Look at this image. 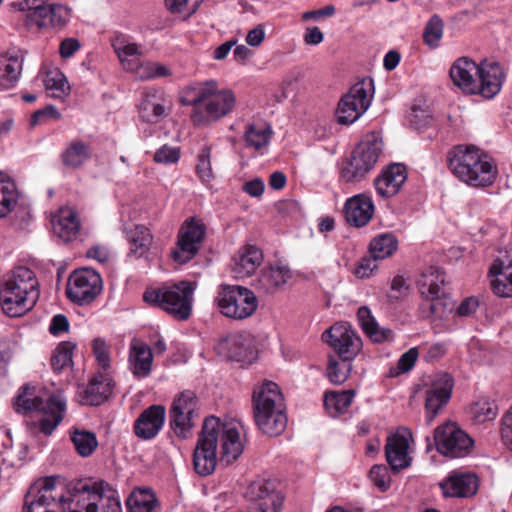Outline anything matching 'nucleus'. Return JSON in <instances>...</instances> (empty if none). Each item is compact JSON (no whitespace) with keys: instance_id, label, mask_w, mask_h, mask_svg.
<instances>
[{"instance_id":"23","label":"nucleus","mask_w":512,"mask_h":512,"mask_svg":"<svg viewBox=\"0 0 512 512\" xmlns=\"http://www.w3.org/2000/svg\"><path fill=\"white\" fill-rule=\"evenodd\" d=\"M384 448L386 460L393 472L397 473L411 465L412 459L408 456L409 444L402 427L387 437Z\"/></svg>"},{"instance_id":"18","label":"nucleus","mask_w":512,"mask_h":512,"mask_svg":"<svg viewBox=\"0 0 512 512\" xmlns=\"http://www.w3.org/2000/svg\"><path fill=\"white\" fill-rule=\"evenodd\" d=\"M504 73L497 62L484 60L480 63V69L475 78V87L471 94H479L486 99H492L501 90Z\"/></svg>"},{"instance_id":"51","label":"nucleus","mask_w":512,"mask_h":512,"mask_svg":"<svg viewBox=\"0 0 512 512\" xmlns=\"http://www.w3.org/2000/svg\"><path fill=\"white\" fill-rule=\"evenodd\" d=\"M129 512H159V503L154 494L139 493L127 502Z\"/></svg>"},{"instance_id":"6","label":"nucleus","mask_w":512,"mask_h":512,"mask_svg":"<svg viewBox=\"0 0 512 512\" xmlns=\"http://www.w3.org/2000/svg\"><path fill=\"white\" fill-rule=\"evenodd\" d=\"M17 413L42 412L39 428L45 435H50L62 422L66 411V400L60 394H52L46 399L37 392L36 387L25 385L14 402Z\"/></svg>"},{"instance_id":"26","label":"nucleus","mask_w":512,"mask_h":512,"mask_svg":"<svg viewBox=\"0 0 512 512\" xmlns=\"http://www.w3.org/2000/svg\"><path fill=\"white\" fill-rule=\"evenodd\" d=\"M113 381L108 373L98 372L83 390L82 402L86 405L98 406L112 394Z\"/></svg>"},{"instance_id":"20","label":"nucleus","mask_w":512,"mask_h":512,"mask_svg":"<svg viewBox=\"0 0 512 512\" xmlns=\"http://www.w3.org/2000/svg\"><path fill=\"white\" fill-rule=\"evenodd\" d=\"M165 419V407L162 405H151L137 417L133 425V432L139 439H154L162 429Z\"/></svg>"},{"instance_id":"39","label":"nucleus","mask_w":512,"mask_h":512,"mask_svg":"<svg viewBox=\"0 0 512 512\" xmlns=\"http://www.w3.org/2000/svg\"><path fill=\"white\" fill-rule=\"evenodd\" d=\"M18 199L16 183L0 173V219L7 217L15 209Z\"/></svg>"},{"instance_id":"61","label":"nucleus","mask_w":512,"mask_h":512,"mask_svg":"<svg viewBox=\"0 0 512 512\" xmlns=\"http://www.w3.org/2000/svg\"><path fill=\"white\" fill-rule=\"evenodd\" d=\"M377 259L373 256L363 257L354 268V275L358 278H368L378 269Z\"/></svg>"},{"instance_id":"7","label":"nucleus","mask_w":512,"mask_h":512,"mask_svg":"<svg viewBox=\"0 0 512 512\" xmlns=\"http://www.w3.org/2000/svg\"><path fill=\"white\" fill-rule=\"evenodd\" d=\"M322 340L329 343L338 356V359L329 357L327 376L333 384H342L352 371V358L349 355L352 345L350 324L348 322L334 324L322 334Z\"/></svg>"},{"instance_id":"3","label":"nucleus","mask_w":512,"mask_h":512,"mask_svg":"<svg viewBox=\"0 0 512 512\" xmlns=\"http://www.w3.org/2000/svg\"><path fill=\"white\" fill-rule=\"evenodd\" d=\"M182 103L194 106L191 120L195 126H207L228 115L235 106V95L230 90H218L214 80L189 86Z\"/></svg>"},{"instance_id":"4","label":"nucleus","mask_w":512,"mask_h":512,"mask_svg":"<svg viewBox=\"0 0 512 512\" xmlns=\"http://www.w3.org/2000/svg\"><path fill=\"white\" fill-rule=\"evenodd\" d=\"M39 298L38 281L27 267H17L0 287V304L10 317H19L31 310Z\"/></svg>"},{"instance_id":"32","label":"nucleus","mask_w":512,"mask_h":512,"mask_svg":"<svg viewBox=\"0 0 512 512\" xmlns=\"http://www.w3.org/2000/svg\"><path fill=\"white\" fill-rule=\"evenodd\" d=\"M24 57L21 54L2 55L0 57V89L12 88L22 73Z\"/></svg>"},{"instance_id":"42","label":"nucleus","mask_w":512,"mask_h":512,"mask_svg":"<svg viewBox=\"0 0 512 512\" xmlns=\"http://www.w3.org/2000/svg\"><path fill=\"white\" fill-rule=\"evenodd\" d=\"M70 439L76 452L81 457H89L98 447L96 434L92 431L72 428L70 430Z\"/></svg>"},{"instance_id":"2","label":"nucleus","mask_w":512,"mask_h":512,"mask_svg":"<svg viewBox=\"0 0 512 512\" xmlns=\"http://www.w3.org/2000/svg\"><path fill=\"white\" fill-rule=\"evenodd\" d=\"M220 434L222 460L229 464L242 454L243 443L240 439L239 423L236 421L221 423L214 416L207 417L193 454V464L197 474L207 476L214 472L217 465L216 451Z\"/></svg>"},{"instance_id":"33","label":"nucleus","mask_w":512,"mask_h":512,"mask_svg":"<svg viewBox=\"0 0 512 512\" xmlns=\"http://www.w3.org/2000/svg\"><path fill=\"white\" fill-rule=\"evenodd\" d=\"M126 239L130 245L128 256L141 258L150 250L153 236L144 225H132L125 228Z\"/></svg>"},{"instance_id":"47","label":"nucleus","mask_w":512,"mask_h":512,"mask_svg":"<svg viewBox=\"0 0 512 512\" xmlns=\"http://www.w3.org/2000/svg\"><path fill=\"white\" fill-rule=\"evenodd\" d=\"M470 414L475 424H483L496 418L498 407L494 401L479 399L471 405Z\"/></svg>"},{"instance_id":"12","label":"nucleus","mask_w":512,"mask_h":512,"mask_svg":"<svg viewBox=\"0 0 512 512\" xmlns=\"http://www.w3.org/2000/svg\"><path fill=\"white\" fill-rule=\"evenodd\" d=\"M103 289L100 274L91 268L75 270L68 278L66 295L78 305L89 304L96 299Z\"/></svg>"},{"instance_id":"14","label":"nucleus","mask_w":512,"mask_h":512,"mask_svg":"<svg viewBox=\"0 0 512 512\" xmlns=\"http://www.w3.org/2000/svg\"><path fill=\"white\" fill-rule=\"evenodd\" d=\"M205 233L206 227L200 219H186L178 233L177 248L171 254L174 261L185 264L194 258L201 248Z\"/></svg>"},{"instance_id":"50","label":"nucleus","mask_w":512,"mask_h":512,"mask_svg":"<svg viewBox=\"0 0 512 512\" xmlns=\"http://www.w3.org/2000/svg\"><path fill=\"white\" fill-rule=\"evenodd\" d=\"M75 344L70 341L60 343L54 350L51 357L52 369L60 373L65 367L72 364V354Z\"/></svg>"},{"instance_id":"41","label":"nucleus","mask_w":512,"mask_h":512,"mask_svg":"<svg viewBox=\"0 0 512 512\" xmlns=\"http://www.w3.org/2000/svg\"><path fill=\"white\" fill-rule=\"evenodd\" d=\"M351 404V389L342 391H328L324 395V407L333 417H337L347 412Z\"/></svg>"},{"instance_id":"49","label":"nucleus","mask_w":512,"mask_h":512,"mask_svg":"<svg viewBox=\"0 0 512 512\" xmlns=\"http://www.w3.org/2000/svg\"><path fill=\"white\" fill-rule=\"evenodd\" d=\"M46 91L50 97L61 98L70 91L66 77L60 71L49 72L44 80Z\"/></svg>"},{"instance_id":"24","label":"nucleus","mask_w":512,"mask_h":512,"mask_svg":"<svg viewBox=\"0 0 512 512\" xmlns=\"http://www.w3.org/2000/svg\"><path fill=\"white\" fill-rule=\"evenodd\" d=\"M482 152L474 145L459 144L452 147L446 158L449 170L455 177L467 176L469 170L464 168H468L469 163H477Z\"/></svg>"},{"instance_id":"17","label":"nucleus","mask_w":512,"mask_h":512,"mask_svg":"<svg viewBox=\"0 0 512 512\" xmlns=\"http://www.w3.org/2000/svg\"><path fill=\"white\" fill-rule=\"evenodd\" d=\"M219 350L229 359L241 363H252L257 356L255 339L246 332L227 336L219 343Z\"/></svg>"},{"instance_id":"29","label":"nucleus","mask_w":512,"mask_h":512,"mask_svg":"<svg viewBox=\"0 0 512 512\" xmlns=\"http://www.w3.org/2000/svg\"><path fill=\"white\" fill-rule=\"evenodd\" d=\"M52 227L54 233L64 242H70L79 234L80 221L75 210L63 207L53 215Z\"/></svg>"},{"instance_id":"36","label":"nucleus","mask_w":512,"mask_h":512,"mask_svg":"<svg viewBox=\"0 0 512 512\" xmlns=\"http://www.w3.org/2000/svg\"><path fill=\"white\" fill-rule=\"evenodd\" d=\"M374 93L373 78L363 77L354 83V122L368 110Z\"/></svg>"},{"instance_id":"40","label":"nucleus","mask_w":512,"mask_h":512,"mask_svg":"<svg viewBox=\"0 0 512 512\" xmlns=\"http://www.w3.org/2000/svg\"><path fill=\"white\" fill-rule=\"evenodd\" d=\"M398 239L392 233L375 236L369 245V253L377 260L391 257L398 249Z\"/></svg>"},{"instance_id":"44","label":"nucleus","mask_w":512,"mask_h":512,"mask_svg":"<svg viewBox=\"0 0 512 512\" xmlns=\"http://www.w3.org/2000/svg\"><path fill=\"white\" fill-rule=\"evenodd\" d=\"M272 134L270 126L251 123L245 127L244 138L248 147L260 150L268 145Z\"/></svg>"},{"instance_id":"22","label":"nucleus","mask_w":512,"mask_h":512,"mask_svg":"<svg viewBox=\"0 0 512 512\" xmlns=\"http://www.w3.org/2000/svg\"><path fill=\"white\" fill-rule=\"evenodd\" d=\"M464 170H467V168H464ZM468 170L467 176L457 178L472 187H488L495 182L498 174L496 164L484 152L479 154L477 163H469Z\"/></svg>"},{"instance_id":"10","label":"nucleus","mask_w":512,"mask_h":512,"mask_svg":"<svg viewBox=\"0 0 512 512\" xmlns=\"http://www.w3.org/2000/svg\"><path fill=\"white\" fill-rule=\"evenodd\" d=\"M216 301L220 312L235 320L249 318L258 307L254 292L239 285H221Z\"/></svg>"},{"instance_id":"35","label":"nucleus","mask_w":512,"mask_h":512,"mask_svg":"<svg viewBox=\"0 0 512 512\" xmlns=\"http://www.w3.org/2000/svg\"><path fill=\"white\" fill-rule=\"evenodd\" d=\"M357 319L363 332L374 342L381 343L392 339L393 332L390 329L380 328L367 306H362L357 311Z\"/></svg>"},{"instance_id":"30","label":"nucleus","mask_w":512,"mask_h":512,"mask_svg":"<svg viewBox=\"0 0 512 512\" xmlns=\"http://www.w3.org/2000/svg\"><path fill=\"white\" fill-rule=\"evenodd\" d=\"M263 260L260 249L254 245L243 247L233 258L232 271L236 278H245L255 272Z\"/></svg>"},{"instance_id":"15","label":"nucleus","mask_w":512,"mask_h":512,"mask_svg":"<svg viewBox=\"0 0 512 512\" xmlns=\"http://www.w3.org/2000/svg\"><path fill=\"white\" fill-rule=\"evenodd\" d=\"M383 142L380 135L370 132L354 147V180L363 178L378 161Z\"/></svg>"},{"instance_id":"31","label":"nucleus","mask_w":512,"mask_h":512,"mask_svg":"<svg viewBox=\"0 0 512 512\" xmlns=\"http://www.w3.org/2000/svg\"><path fill=\"white\" fill-rule=\"evenodd\" d=\"M291 278L290 270L285 266L264 268L256 282V288L265 294H273L282 288Z\"/></svg>"},{"instance_id":"46","label":"nucleus","mask_w":512,"mask_h":512,"mask_svg":"<svg viewBox=\"0 0 512 512\" xmlns=\"http://www.w3.org/2000/svg\"><path fill=\"white\" fill-rule=\"evenodd\" d=\"M374 215V203L370 195H354V227L365 226Z\"/></svg>"},{"instance_id":"55","label":"nucleus","mask_w":512,"mask_h":512,"mask_svg":"<svg viewBox=\"0 0 512 512\" xmlns=\"http://www.w3.org/2000/svg\"><path fill=\"white\" fill-rule=\"evenodd\" d=\"M369 478L381 492H386L391 486L389 468L385 465H374L370 469Z\"/></svg>"},{"instance_id":"21","label":"nucleus","mask_w":512,"mask_h":512,"mask_svg":"<svg viewBox=\"0 0 512 512\" xmlns=\"http://www.w3.org/2000/svg\"><path fill=\"white\" fill-rule=\"evenodd\" d=\"M407 168L402 163H391L384 167L374 180L377 193L386 198L396 195L406 182Z\"/></svg>"},{"instance_id":"13","label":"nucleus","mask_w":512,"mask_h":512,"mask_svg":"<svg viewBox=\"0 0 512 512\" xmlns=\"http://www.w3.org/2000/svg\"><path fill=\"white\" fill-rule=\"evenodd\" d=\"M244 497L250 503L249 511L252 512H279L284 502L276 484L264 478L250 482L244 491Z\"/></svg>"},{"instance_id":"28","label":"nucleus","mask_w":512,"mask_h":512,"mask_svg":"<svg viewBox=\"0 0 512 512\" xmlns=\"http://www.w3.org/2000/svg\"><path fill=\"white\" fill-rule=\"evenodd\" d=\"M480 69V64L468 57L457 59L451 66L449 74L453 83L467 93H472L475 87V78Z\"/></svg>"},{"instance_id":"38","label":"nucleus","mask_w":512,"mask_h":512,"mask_svg":"<svg viewBox=\"0 0 512 512\" xmlns=\"http://www.w3.org/2000/svg\"><path fill=\"white\" fill-rule=\"evenodd\" d=\"M139 115L148 123H156L165 114V106L156 91L145 92L139 104Z\"/></svg>"},{"instance_id":"58","label":"nucleus","mask_w":512,"mask_h":512,"mask_svg":"<svg viewBox=\"0 0 512 512\" xmlns=\"http://www.w3.org/2000/svg\"><path fill=\"white\" fill-rule=\"evenodd\" d=\"M92 348L98 365L106 372L110 367V355L106 342L101 338H95L92 343Z\"/></svg>"},{"instance_id":"62","label":"nucleus","mask_w":512,"mask_h":512,"mask_svg":"<svg viewBox=\"0 0 512 512\" xmlns=\"http://www.w3.org/2000/svg\"><path fill=\"white\" fill-rule=\"evenodd\" d=\"M409 122L412 127L420 131L430 125L432 117L427 111L413 107L409 114Z\"/></svg>"},{"instance_id":"37","label":"nucleus","mask_w":512,"mask_h":512,"mask_svg":"<svg viewBox=\"0 0 512 512\" xmlns=\"http://www.w3.org/2000/svg\"><path fill=\"white\" fill-rule=\"evenodd\" d=\"M509 270L500 259L494 260L489 269V274L496 277L491 280L492 290L499 297H512V271Z\"/></svg>"},{"instance_id":"60","label":"nucleus","mask_w":512,"mask_h":512,"mask_svg":"<svg viewBox=\"0 0 512 512\" xmlns=\"http://www.w3.org/2000/svg\"><path fill=\"white\" fill-rule=\"evenodd\" d=\"M180 158V150L176 147L163 145L154 154V161L160 164L176 163Z\"/></svg>"},{"instance_id":"45","label":"nucleus","mask_w":512,"mask_h":512,"mask_svg":"<svg viewBox=\"0 0 512 512\" xmlns=\"http://www.w3.org/2000/svg\"><path fill=\"white\" fill-rule=\"evenodd\" d=\"M178 409V406L170 407V427L177 437L185 439L189 436L195 425V414L178 412Z\"/></svg>"},{"instance_id":"52","label":"nucleus","mask_w":512,"mask_h":512,"mask_svg":"<svg viewBox=\"0 0 512 512\" xmlns=\"http://www.w3.org/2000/svg\"><path fill=\"white\" fill-rule=\"evenodd\" d=\"M178 406V412L186 414H195L198 408V398L191 390H185L178 393L171 404V407Z\"/></svg>"},{"instance_id":"43","label":"nucleus","mask_w":512,"mask_h":512,"mask_svg":"<svg viewBox=\"0 0 512 512\" xmlns=\"http://www.w3.org/2000/svg\"><path fill=\"white\" fill-rule=\"evenodd\" d=\"M112 47L123 67L127 71L134 70L141 55L138 46L135 43H127L121 38H116L112 41Z\"/></svg>"},{"instance_id":"63","label":"nucleus","mask_w":512,"mask_h":512,"mask_svg":"<svg viewBox=\"0 0 512 512\" xmlns=\"http://www.w3.org/2000/svg\"><path fill=\"white\" fill-rule=\"evenodd\" d=\"M47 0H22L19 2V10L26 12V25L33 27L34 21L31 19L32 14L36 11V7H46Z\"/></svg>"},{"instance_id":"11","label":"nucleus","mask_w":512,"mask_h":512,"mask_svg":"<svg viewBox=\"0 0 512 512\" xmlns=\"http://www.w3.org/2000/svg\"><path fill=\"white\" fill-rule=\"evenodd\" d=\"M437 451L450 458L467 456L473 448V439L454 422L439 425L434 431Z\"/></svg>"},{"instance_id":"5","label":"nucleus","mask_w":512,"mask_h":512,"mask_svg":"<svg viewBox=\"0 0 512 512\" xmlns=\"http://www.w3.org/2000/svg\"><path fill=\"white\" fill-rule=\"evenodd\" d=\"M252 402L258 428L269 436L280 435L286 428L287 416L278 385L271 381L264 382L254 390Z\"/></svg>"},{"instance_id":"16","label":"nucleus","mask_w":512,"mask_h":512,"mask_svg":"<svg viewBox=\"0 0 512 512\" xmlns=\"http://www.w3.org/2000/svg\"><path fill=\"white\" fill-rule=\"evenodd\" d=\"M454 386L453 378L448 373L435 375L425 392V409L427 422L431 423L438 412L448 404Z\"/></svg>"},{"instance_id":"9","label":"nucleus","mask_w":512,"mask_h":512,"mask_svg":"<svg viewBox=\"0 0 512 512\" xmlns=\"http://www.w3.org/2000/svg\"><path fill=\"white\" fill-rule=\"evenodd\" d=\"M444 285L445 273L435 266L423 270L417 279V287L428 303L430 314L440 319L453 310V303L445 292Z\"/></svg>"},{"instance_id":"54","label":"nucleus","mask_w":512,"mask_h":512,"mask_svg":"<svg viewBox=\"0 0 512 512\" xmlns=\"http://www.w3.org/2000/svg\"><path fill=\"white\" fill-rule=\"evenodd\" d=\"M210 157V147L204 146L198 154V163L196 166V172L202 182H208L213 178Z\"/></svg>"},{"instance_id":"25","label":"nucleus","mask_w":512,"mask_h":512,"mask_svg":"<svg viewBox=\"0 0 512 512\" xmlns=\"http://www.w3.org/2000/svg\"><path fill=\"white\" fill-rule=\"evenodd\" d=\"M153 353L151 348L140 339H132L129 349V367L137 378H145L151 373Z\"/></svg>"},{"instance_id":"57","label":"nucleus","mask_w":512,"mask_h":512,"mask_svg":"<svg viewBox=\"0 0 512 512\" xmlns=\"http://www.w3.org/2000/svg\"><path fill=\"white\" fill-rule=\"evenodd\" d=\"M500 439L504 447L512 452V406L501 418Z\"/></svg>"},{"instance_id":"59","label":"nucleus","mask_w":512,"mask_h":512,"mask_svg":"<svg viewBox=\"0 0 512 512\" xmlns=\"http://www.w3.org/2000/svg\"><path fill=\"white\" fill-rule=\"evenodd\" d=\"M419 351L417 347H412L408 351H406L404 354L401 355L397 362V371L393 373L391 371V375H399L401 373H406L410 371L414 366L418 359Z\"/></svg>"},{"instance_id":"8","label":"nucleus","mask_w":512,"mask_h":512,"mask_svg":"<svg viewBox=\"0 0 512 512\" xmlns=\"http://www.w3.org/2000/svg\"><path fill=\"white\" fill-rule=\"evenodd\" d=\"M194 289L191 282L181 281L169 287L148 290L144 292L143 299L178 320H186L191 314Z\"/></svg>"},{"instance_id":"56","label":"nucleus","mask_w":512,"mask_h":512,"mask_svg":"<svg viewBox=\"0 0 512 512\" xmlns=\"http://www.w3.org/2000/svg\"><path fill=\"white\" fill-rule=\"evenodd\" d=\"M83 509L68 506V507H57L54 505H46L31 500L24 501V512H83Z\"/></svg>"},{"instance_id":"48","label":"nucleus","mask_w":512,"mask_h":512,"mask_svg":"<svg viewBox=\"0 0 512 512\" xmlns=\"http://www.w3.org/2000/svg\"><path fill=\"white\" fill-rule=\"evenodd\" d=\"M444 23L441 17L434 14L427 21L423 31V42L431 49L439 47L440 40L443 37Z\"/></svg>"},{"instance_id":"53","label":"nucleus","mask_w":512,"mask_h":512,"mask_svg":"<svg viewBox=\"0 0 512 512\" xmlns=\"http://www.w3.org/2000/svg\"><path fill=\"white\" fill-rule=\"evenodd\" d=\"M352 88H350L340 99L335 110V118L341 125L352 123Z\"/></svg>"},{"instance_id":"19","label":"nucleus","mask_w":512,"mask_h":512,"mask_svg":"<svg viewBox=\"0 0 512 512\" xmlns=\"http://www.w3.org/2000/svg\"><path fill=\"white\" fill-rule=\"evenodd\" d=\"M479 484V478L475 473L452 471L440 483V488L444 497L470 498L477 493Z\"/></svg>"},{"instance_id":"64","label":"nucleus","mask_w":512,"mask_h":512,"mask_svg":"<svg viewBox=\"0 0 512 512\" xmlns=\"http://www.w3.org/2000/svg\"><path fill=\"white\" fill-rule=\"evenodd\" d=\"M69 329V321L68 318L63 314H57L55 315L50 323L49 326V332L57 336L61 334L62 332H66Z\"/></svg>"},{"instance_id":"1","label":"nucleus","mask_w":512,"mask_h":512,"mask_svg":"<svg viewBox=\"0 0 512 512\" xmlns=\"http://www.w3.org/2000/svg\"><path fill=\"white\" fill-rule=\"evenodd\" d=\"M59 477H46L33 486L25 496L31 500L57 507L74 506L84 512H122L118 492L102 479L85 478L71 481L67 488L69 497L58 491Z\"/></svg>"},{"instance_id":"27","label":"nucleus","mask_w":512,"mask_h":512,"mask_svg":"<svg viewBox=\"0 0 512 512\" xmlns=\"http://www.w3.org/2000/svg\"><path fill=\"white\" fill-rule=\"evenodd\" d=\"M31 19L39 29H60L64 27L69 19V10L63 5H46L36 7Z\"/></svg>"},{"instance_id":"34","label":"nucleus","mask_w":512,"mask_h":512,"mask_svg":"<svg viewBox=\"0 0 512 512\" xmlns=\"http://www.w3.org/2000/svg\"><path fill=\"white\" fill-rule=\"evenodd\" d=\"M92 156V149L89 143L80 139L70 141L60 154V160L68 169H78Z\"/></svg>"}]
</instances>
